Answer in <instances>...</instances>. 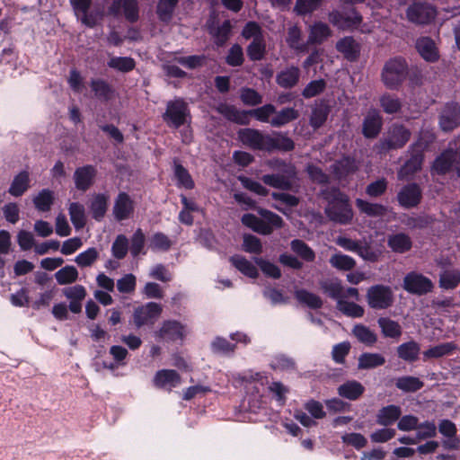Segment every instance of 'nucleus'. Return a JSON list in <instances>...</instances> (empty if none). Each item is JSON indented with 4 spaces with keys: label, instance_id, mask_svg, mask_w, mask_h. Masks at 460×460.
<instances>
[{
    "label": "nucleus",
    "instance_id": "nucleus-1",
    "mask_svg": "<svg viewBox=\"0 0 460 460\" xmlns=\"http://www.w3.org/2000/svg\"><path fill=\"white\" fill-rule=\"evenodd\" d=\"M217 111L227 120L238 125H249L250 117L255 118L258 121L270 123V117L276 113V107L271 103H267L259 108L250 111H240L234 105L221 103L217 107Z\"/></svg>",
    "mask_w": 460,
    "mask_h": 460
},
{
    "label": "nucleus",
    "instance_id": "nucleus-2",
    "mask_svg": "<svg viewBox=\"0 0 460 460\" xmlns=\"http://www.w3.org/2000/svg\"><path fill=\"white\" fill-rule=\"evenodd\" d=\"M257 212L261 218L252 213H246L241 217L242 224L253 232L263 235H270L274 229L283 227L284 221L278 214L263 208H258Z\"/></svg>",
    "mask_w": 460,
    "mask_h": 460
},
{
    "label": "nucleus",
    "instance_id": "nucleus-3",
    "mask_svg": "<svg viewBox=\"0 0 460 460\" xmlns=\"http://www.w3.org/2000/svg\"><path fill=\"white\" fill-rule=\"evenodd\" d=\"M409 75V66L405 58L395 57L388 59L382 69L381 79L389 90L398 91Z\"/></svg>",
    "mask_w": 460,
    "mask_h": 460
},
{
    "label": "nucleus",
    "instance_id": "nucleus-4",
    "mask_svg": "<svg viewBox=\"0 0 460 460\" xmlns=\"http://www.w3.org/2000/svg\"><path fill=\"white\" fill-rule=\"evenodd\" d=\"M162 118L169 128L175 129L190 123L191 115L188 102L182 97L168 101Z\"/></svg>",
    "mask_w": 460,
    "mask_h": 460
},
{
    "label": "nucleus",
    "instance_id": "nucleus-5",
    "mask_svg": "<svg viewBox=\"0 0 460 460\" xmlns=\"http://www.w3.org/2000/svg\"><path fill=\"white\" fill-rule=\"evenodd\" d=\"M275 163L283 174H264L261 177V181L270 187L281 190H291L293 184L290 179L295 178L296 175V166L281 159L276 160Z\"/></svg>",
    "mask_w": 460,
    "mask_h": 460
},
{
    "label": "nucleus",
    "instance_id": "nucleus-6",
    "mask_svg": "<svg viewBox=\"0 0 460 460\" xmlns=\"http://www.w3.org/2000/svg\"><path fill=\"white\" fill-rule=\"evenodd\" d=\"M407 20L416 25H429L434 22L438 12L436 7L428 3L414 1L405 11Z\"/></svg>",
    "mask_w": 460,
    "mask_h": 460
},
{
    "label": "nucleus",
    "instance_id": "nucleus-7",
    "mask_svg": "<svg viewBox=\"0 0 460 460\" xmlns=\"http://www.w3.org/2000/svg\"><path fill=\"white\" fill-rule=\"evenodd\" d=\"M366 299L370 308L374 310H385L393 305L394 296L391 287L376 284L367 288Z\"/></svg>",
    "mask_w": 460,
    "mask_h": 460
},
{
    "label": "nucleus",
    "instance_id": "nucleus-8",
    "mask_svg": "<svg viewBox=\"0 0 460 460\" xmlns=\"http://www.w3.org/2000/svg\"><path fill=\"white\" fill-rule=\"evenodd\" d=\"M402 288L409 294L421 296L433 291L434 283L422 273L412 270L404 276Z\"/></svg>",
    "mask_w": 460,
    "mask_h": 460
},
{
    "label": "nucleus",
    "instance_id": "nucleus-9",
    "mask_svg": "<svg viewBox=\"0 0 460 460\" xmlns=\"http://www.w3.org/2000/svg\"><path fill=\"white\" fill-rule=\"evenodd\" d=\"M425 148L426 145L421 138H419L409 146L408 153L410 157L402 165L399 171L400 175L410 176L421 170Z\"/></svg>",
    "mask_w": 460,
    "mask_h": 460
},
{
    "label": "nucleus",
    "instance_id": "nucleus-10",
    "mask_svg": "<svg viewBox=\"0 0 460 460\" xmlns=\"http://www.w3.org/2000/svg\"><path fill=\"white\" fill-rule=\"evenodd\" d=\"M411 132L402 124H393L386 137L382 140V146L386 150H397L402 148L410 140Z\"/></svg>",
    "mask_w": 460,
    "mask_h": 460
},
{
    "label": "nucleus",
    "instance_id": "nucleus-11",
    "mask_svg": "<svg viewBox=\"0 0 460 460\" xmlns=\"http://www.w3.org/2000/svg\"><path fill=\"white\" fill-rule=\"evenodd\" d=\"M163 308L160 304L148 302L146 305L137 306L133 313V323L137 328L144 325L154 324L155 321L162 314Z\"/></svg>",
    "mask_w": 460,
    "mask_h": 460
},
{
    "label": "nucleus",
    "instance_id": "nucleus-12",
    "mask_svg": "<svg viewBox=\"0 0 460 460\" xmlns=\"http://www.w3.org/2000/svg\"><path fill=\"white\" fill-rule=\"evenodd\" d=\"M396 199L398 204L405 209L416 208L421 202L422 190L416 182L407 183L398 191Z\"/></svg>",
    "mask_w": 460,
    "mask_h": 460
},
{
    "label": "nucleus",
    "instance_id": "nucleus-13",
    "mask_svg": "<svg viewBox=\"0 0 460 460\" xmlns=\"http://www.w3.org/2000/svg\"><path fill=\"white\" fill-rule=\"evenodd\" d=\"M185 326L176 320H165L160 329L155 332V337L167 342L182 341L185 338Z\"/></svg>",
    "mask_w": 460,
    "mask_h": 460
},
{
    "label": "nucleus",
    "instance_id": "nucleus-14",
    "mask_svg": "<svg viewBox=\"0 0 460 460\" xmlns=\"http://www.w3.org/2000/svg\"><path fill=\"white\" fill-rule=\"evenodd\" d=\"M123 11L125 19L131 22H137L139 19V6L137 0H113L109 7V13L118 16Z\"/></svg>",
    "mask_w": 460,
    "mask_h": 460
},
{
    "label": "nucleus",
    "instance_id": "nucleus-15",
    "mask_svg": "<svg viewBox=\"0 0 460 460\" xmlns=\"http://www.w3.org/2000/svg\"><path fill=\"white\" fill-rule=\"evenodd\" d=\"M325 214L332 222L341 225L349 224L353 218V211L349 203V198L328 206L325 208Z\"/></svg>",
    "mask_w": 460,
    "mask_h": 460
},
{
    "label": "nucleus",
    "instance_id": "nucleus-16",
    "mask_svg": "<svg viewBox=\"0 0 460 460\" xmlns=\"http://www.w3.org/2000/svg\"><path fill=\"white\" fill-rule=\"evenodd\" d=\"M269 134H263L259 129L245 128L238 131L240 141L254 150L267 151Z\"/></svg>",
    "mask_w": 460,
    "mask_h": 460
},
{
    "label": "nucleus",
    "instance_id": "nucleus-17",
    "mask_svg": "<svg viewBox=\"0 0 460 460\" xmlns=\"http://www.w3.org/2000/svg\"><path fill=\"white\" fill-rule=\"evenodd\" d=\"M135 203L125 191H120L114 199L112 214L114 218L120 222L128 219L134 213Z\"/></svg>",
    "mask_w": 460,
    "mask_h": 460
},
{
    "label": "nucleus",
    "instance_id": "nucleus-18",
    "mask_svg": "<svg viewBox=\"0 0 460 460\" xmlns=\"http://www.w3.org/2000/svg\"><path fill=\"white\" fill-rule=\"evenodd\" d=\"M460 125V105L456 102L447 103L439 116V126L449 132Z\"/></svg>",
    "mask_w": 460,
    "mask_h": 460
},
{
    "label": "nucleus",
    "instance_id": "nucleus-19",
    "mask_svg": "<svg viewBox=\"0 0 460 460\" xmlns=\"http://www.w3.org/2000/svg\"><path fill=\"white\" fill-rule=\"evenodd\" d=\"M329 22L338 29L345 31L358 27L362 22V16L354 10L351 14L334 10L329 13Z\"/></svg>",
    "mask_w": 460,
    "mask_h": 460
},
{
    "label": "nucleus",
    "instance_id": "nucleus-20",
    "mask_svg": "<svg viewBox=\"0 0 460 460\" xmlns=\"http://www.w3.org/2000/svg\"><path fill=\"white\" fill-rule=\"evenodd\" d=\"M457 165L456 153L453 148H447L438 155L431 166L432 173L438 175H446Z\"/></svg>",
    "mask_w": 460,
    "mask_h": 460
},
{
    "label": "nucleus",
    "instance_id": "nucleus-21",
    "mask_svg": "<svg viewBox=\"0 0 460 460\" xmlns=\"http://www.w3.org/2000/svg\"><path fill=\"white\" fill-rule=\"evenodd\" d=\"M383 118L376 109L368 111L362 123V135L367 139L376 138L381 132Z\"/></svg>",
    "mask_w": 460,
    "mask_h": 460
},
{
    "label": "nucleus",
    "instance_id": "nucleus-22",
    "mask_svg": "<svg viewBox=\"0 0 460 460\" xmlns=\"http://www.w3.org/2000/svg\"><path fill=\"white\" fill-rule=\"evenodd\" d=\"M335 48L349 62H356L360 56L361 46L351 36H346L339 40Z\"/></svg>",
    "mask_w": 460,
    "mask_h": 460
},
{
    "label": "nucleus",
    "instance_id": "nucleus-23",
    "mask_svg": "<svg viewBox=\"0 0 460 460\" xmlns=\"http://www.w3.org/2000/svg\"><path fill=\"white\" fill-rule=\"evenodd\" d=\"M96 174V168L91 164L76 168L74 172L75 188L81 191H86L93 185Z\"/></svg>",
    "mask_w": 460,
    "mask_h": 460
},
{
    "label": "nucleus",
    "instance_id": "nucleus-24",
    "mask_svg": "<svg viewBox=\"0 0 460 460\" xmlns=\"http://www.w3.org/2000/svg\"><path fill=\"white\" fill-rule=\"evenodd\" d=\"M300 77L301 71L299 67L290 66L277 74L276 83L283 89H292L298 84Z\"/></svg>",
    "mask_w": 460,
    "mask_h": 460
},
{
    "label": "nucleus",
    "instance_id": "nucleus-25",
    "mask_svg": "<svg viewBox=\"0 0 460 460\" xmlns=\"http://www.w3.org/2000/svg\"><path fill=\"white\" fill-rule=\"evenodd\" d=\"M295 146L294 140L282 132H274L273 136L270 135L268 137L267 152H291Z\"/></svg>",
    "mask_w": 460,
    "mask_h": 460
},
{
    "label": "nucleus",
    "instance_id": "nucleus-26",
    "mask_svg": "<svg viewBox=\"0 0 460 460\" xmlns=\"http://www.w3.org/2000/svg\"><path fill=\"white\" fill-rule=\"evenodd\" d=\"M181 376L174 369H162L155 373L154 377V384L158 388H165L168 386V390L176 387L181 384Z\"/></svg>",
    "mask_w": 460,
    "mask_h": 460
},
{
    "label": "nucleus",
    "instance_id": "nucleus-27",
    "mask_svg": "<svg viewBox=\"0 0 460 460\" xmlns=\"http://www.w3.org/2000/svg\"><path fill=\"white\" fill-rule=\"evenodd\" d=\"M416 49L420 57L428 62H436L439 58L438 49L430 37H421L416 41Z\"/></svg>",
    "mask_w": 460,
    "mask_h": 460
},
{
    "label": "nucleus",
    "instance_id": "nucleus-28",
    "mask_svg": "<svg viewBox=\"0 0 460 460\" xmlns=\"http://www.w3.org/2000/svg\"><path fill=\"white\" fill-rule=\"evenodd\" d=\"M109 195L107 193H97L95 194L89 205L92 217L101 222L108 210L109 206Z\"/></svg>",
    "mask_w": 460,
    "mask_h": 460
},
{
    "label": "nucleus",
    "instance_id": "nucleus-29",
    "mask_svg": "<svg viewBox=\"0 0 460 460\" xmlns=\"http://www.w3.org/2000/svg\"><path fill=\"white\" fill-rule=\"evenodd\" d=\"M338 394L345 399L356 401L365 393L364 385L357 380H348L337 388Z\"/></svg>",
    "mask_w": 460,
    "mask_h": 460
},
{
    "label": "nucleus",
    "instance_id": "nucleus-30",
    "mask_svg": "<svg viewBox=\"0 0 460 460\" xmlns=\"http://www.w3.org/2000/svg\"><path fill=\"white\" fill-rule=\"evenodd\" d=\"M31 187L30 173L23 170L17 173L8 189V193L15 198L22 197Z\"/></svg>",
    "mask_w": 460,
    "mask_h": 460
},
{
    "label": "nucleus",
    "instance_id": "nucleus-31",
    "mask_svg": "<svg viewBox=\"0 0 460 460\" xmlns=\"http://www.w3.org/2000/svg\"><path fill=\"white\" fill-rule=\"evenodd\" d=\"M402 415L401 407L390 404L382 407L376 414V423L378 425L388 427L397 421Z\"/></svg>",
    "mask_w": 460,
    "mask_h": 460
},
{
    "label": "nucleus",
    "instance_id": "nucleus-32",
    "mask_svg": "<svg viewBox=\"0 0 460 460\" xmlns=\"http://www.w3.org/2000/svg\"><path fill=\"white\" fill-rule=\"evenodd\" d=\"M397 356L408 363H414L419 359L420 345L415 341H410L400 344L397 349Z\"/></svg>",
    "mask_w": 460,
    "mask_h": 460
},
{
    "label": "nucleus",
    "instance_id": "nucleus-33",
    "mask_svg": "<svg viewBox=\"0 0 460 460\" xmlns=\"http://www.w3.org/2000/svg\"><path fill=\"white\" fill-rule=\"evenodd\" d=\"M387 245L394 252L404 253L411 249L412 241L407 234L397 233L388 236Z\"/></svg>",
    "mask_w": 460,
    "mask_h": 460
},
{
    "label": "nucleus",
    "instance_id": "nucleus-34",
    "mask_svg": "<svg viewBox=\"0 0 460 460\" xmlns=\"http://www.w3.org/2000/svg\"><path fill=\"white\" fill-rule=\"evenodd\" d=\"M300 116L299 111L294 107H285L280 111L276 110V113L271 118L270 124L274 128H281L296 119Z\"/></svg>",
    "mask_w": 460,
    "mask_h": 460
},
{
    "label": "nucleus",
    "instance_id": "nucleus-35",
    "mask_svg": "<svg viewBox=\"0 0 460 460\" xmlns=\"http://www.w3.org/2000/svg\"><path fill=\"white\" fill-rule=\"evenodd\" d=\"M231 264L242 274L251 279H256L259 276L257 268L248 261L244 256L235 254L229 258Z\"/></svg>",
    "mask_w": 460,
    "mask_h": 460
},
{
    "label": "nucleus",
    "instance_id": "nucleus-36",
    "mask_svg": "<svg viewBox=\"0 0 460 460\" xmlns=\"http://www.w3.org/2000/svg\"><path fill=\"white\" fill-rule=\"evenodd\" d=\"M330 112L331 107L324 101H322L312 110L309 119L310 126L314 129H318L323 127L326 122Z\"/></svg>",
    "mask_w": 460,
    "mask_h": 460
},
{
    "label": "nucleus",
    "instance_id": "nucleus-37",
    "mask_svg": "<svg viewBox=\"0 0 460 460\" xmlns=\"http://www.w3.org/2000/svg\"><path fill=\"white\" fill-rule=\"evenodd\" d=\"M457 349L458 346L454 341L440 343L423 351V359L439 358L452 355Z\"/></svg>",
    "mask_w": 460,
    "mask_h": 460
},
{
    "label": "nucleus",
    "instance_id": "nucleus-38",
    "mask_svg": "<svg viewBox=\"0 0 460 460\" xmlns=\"http://www.w3.org/2000/svg\"><path fill=\"white\" fill-rule=\"evenodd\" d=\"M460 284V270L448 269L439 273L438 285L444 290H453Z\"/></svg>",
    "mask_w": 460,
    "mask_h": 460
},
{
    "label": "nucleus",
    "instance_id": "nucleus-39",
    "mask_svg": "<svg viewBox=\"0 0 460 460\" xmlns=\"http://www.w3.org/2000/svg\"><path fill=\"white\" fill-rule=\"evenodd\" d=\"M355 204L360 213L365 214L367 217H384L387 212V208L385 206L379 203H371L362 199H357L355 200Z\"/></svg>",
    "mask_w": 460,
    "mask_h": 460
},
{
    "label": "nucleus",
    "instance_id": "nucleus-40",
    "mask_svg": "<svg viewBox=\"0 0 460 460\" xmlns=\"http://www.w3.org/2000/svg\"><path fill=\"white\" fill-rule=\"evenodd\" d=\"M173 173L179 188L192 190L195 187V182L189 171L176 160L173 162Z\"/></svg>",
    "mask_w": 460,
    "mask_h": 460
},
{
    "label": "nucleus",
    "instance_id": "nucleus-41",
    "mask_svg": "<svg viewBox=\"0 0 460 460\" xmlns=\"http://www.w3.org/2000/svg\"><path fill=\"white\" fill-rule=\"evenodd\" d=\"M90 86L94 95L102 101L108 102L114 96V89L103 79H93Z\"/></svg>",
    "mask_w": 460,
    "mask_h": 460
},
{
    "label": "nucleus",
    "instance_id": "nucleus-42",
    "mask_svg": "<svg viewBox=\"0 0 460 460\" xmlns=\"http://www.w3.org/2000/svg\"><path fill=\"white\" fill-rule=\"evenodd\" d=\"M295 297L300 304L306 305L310 309H320L323 305L319 296L304 288L296 290Z\"/></svg>",
    "mask_w": 460,
    "mask_h": 460
},
{
    "label": "nucleus",
    "instance_id": "nucleus-43",
    "mask_svg": "<svg viewBox=\"0 0 460 460\" xmlns=\"http://www.w3.org/2000/svg\"><path fill=\"white\" fill-rule=\"evenodd\" d=\"M54 191L49 189H43L33 198L32 201L38 211L49 212L54 204Z\"/></svg>",
    "mask_w": 460,
    "mask_h": 460
},
{
    "label": "nucleus",
    "instance_id": "nucleus-44",
    "mask_svg": "<svg viewBox=\"0 0 460 460\" xmlns=\"http://www.w3.org/2000/svg\"><path fill=\"white\" fill-rule=\"evenodd\" d=\"M385 358L379 353L364 352L358 357V368L360 370L372 369L383 366Z\"/></svg>",
    "mask_w": 460,
    "mask_h": 460
},
{
    "label": "nucleus",
    "instance_id": "nucleus-45",
    "mask_svg": "<svg viewBox=\"0 0 460 460\" xmlns=\"http://www.w3.org/2000/svg\"><path fill=\"white\" fill-rule=\"evenodd\" d=\"M179 0H159L156 5L158 19L164 23H169L173 16Z\"/></svg>",
    "mask_w": 460,
    "mask_h": 460
},
{
    "label": "nucleus",
    "instance_id": "nucleus-46",
    "mask_svg": "<svg viewBox=\"0 0 460 460\" xmlns=\"http://www.w3.org/2000/svg\"><path fill=\"white\" fill-rule=\"evenodd\" d=\"M331 34V29L326 23L317 22L310 29L308 42L312 44H322Z\"/></svg>",
    "mask_w": 460,
    "mask_h": 460
},
{
    "label": "nucleus",
    "instance_id": "nucleus-47",
    "mask_svg": "<svg viewBox=\"0 0 460 460\" xmlns=\"http://www.w3.org/2000/svg\"><path fill=\"white\" fill-rule=\"evenodd\" d=\"M267 53V44L265 38L252 40L246 48L248 58L252 62L261 61Z\"/></svg>",
    "mask_w": 460,
    "mask_h": 460
},
{
    "label": "nucleus",
    "instance_id": "nucleus-48",
    "mask_svg": "<svg viewBox=\"0 0 460 460\" xmlns=\"http://www.w3.org/2000/svg\"><path fill=\"white\" fill-rule=\"evenodd\" d=\"M377 323L385 337L397 339L402 335V327L396 321L388 317H380Z\"/></svg>",
    "mask_w": 460,
    "mask_h": 460
},
{
    "label": "nucleus",
    "instance_id": "nucleus-49",
    "mask_svg": "<svg viewBox=\"0 0 460 460\" xmlns=\"http://www.w3.org/2000/svg\"><path fill=\"white\" fill-rule=\"evenodd\" d=\"M401 222L410 229H424L433 223V218L429 215L413 217L404 214Z\"/></svg>",
    "mask_w": 460,
    "mask_h": 460
},
{
    "label": "nucleus",
    "instance_id": "nucleus-50",
    "mask_svg": "<svg viewBox=\"0 0 460 460\" xmlns=\"http://www.w3.org/2000/svg\"><path fill=\"white\" fill-rule=\"evenodd\" d=\"M395 386L405 393H415L424 386V383L419 377L404 376L396 379Z\"/></svg>",
    "mask_w": 460,
    "mask_h": 460
},
{
    "label": "nucleus",
    "instance_id": "nucleus-51",
    "mask_svg": "<svg viewBox=\"0 0 460 460\" xmlns=\"http://www.w3.org/2000/svg\"><path fill=\"white\" fill-rule=\"evenodd\" d=\"M352 333L359 342L368 347L373 346L377 341V335L363 324H356L352 329Z\"/></svg>",
    "mask_w": 460,
    "mask_h": 460
},
{
    "label": "nucleus",
    "instance_id": "nucleus-52",
    "mask_svg": "<svg viewBox=\"0 0 460 460\" xmlns=\"http://www.w3.org/2000/svg\"><path fill=\"white\" fill-rule=\"evenodd\" d=\"M332 267L338 270L349 271L356 267V261L347 254L336 252L329 260Z\"/></svg>",
    "mask_w": 460,
    "mask_h": 460
},
{
    "label": "nucleus",
    "instance_id": "nucleus-53",
    "mask_svg": "<svg viewBox=\"0 0 460 460\" xmlns=\"http://www.w3.org/2000/svg\"><path fill=\"white\" fill-rule=\"evenodd\" d=\"M291 250L296 253L302 260L312 262L315 259L314 250L303 240L294 239L290 243Z\"/></svg>",
    "mask_w": 460,
    "mask_h": 460
},
{
    "label": "nucleus",
    "instance_id": "nucleus-54",
    "mask_svg": "<svg viewBox=\"0 0 460 460\" xmlns=\"http://www.w3.org/2000/svg\"><path fill=\"white\" fill-rule=\"evenodd\" d=\"M71 222L75 229L84 227L86 224L84 208L79 202H72L68 208Z\"/></svg>",
    "mask_w": 460,
    "mask_h": 460
},
{
    "label": "nucleus",
    "instance_id": "nucleus-55",
    "mask_svg": "<svg viewBox=\"0 0 460 460\" xmlns=\"http://www.w3.org/2000/svg\"><path fill=\"white\" fill-rule=\"evenodd\" d=\"M107 65L110 68L122 73H128L136 67V61L131 57H112Z\"/></svg>",
    "mask_w": 460,
    "mask_h": 460
},
{
    "label": "nucleus",
    "instance_id": "nucleus-56",
    "mask_svg": "<svg viewBox=\"0 0 460 460\" xmlns=\"http://www.w3.org/2000/svg\"><path fill=\"white\" fill-rule=\"evenodd\" d=\"M380 106L386 114H394L401 111L402 102L401 100L391 93H384L379 100Z\"/></svg>",
    "mask_w": 460,
    "mask_h": 460
},
{
    "label": "nucleus",
    "instance_id": "nucleus-57",
    "mask_svg": "<svg viewBox=\"0 0 460 460\" xmlns=\"http://www.w3.org/2000/svg\"><path fill=\"white\" fill-rule=\"evenodd\" d=\"M327 88V82L323 79H315L310 81L301 92V95L305 99H311L322 94Z\"/></svg>",
    "mask_w": 460,
    "mask_h": 460
},
{
    "label": "nucleus",
    "instance_id": "nucleus-58",
    "mask_svg": "<svg viewBox=\"0 0 460 460\" xmlns=\"http://www.w3.org/2000/svg\"><path fill=\"white\" fill-rule=\"evenodd\" d=\"M59 285L72 284L78 279V271L75 266L66 265L55 273Z\"/></svg>",
    "mask_w": 460,
    "mask_h": 460
},
{
    "label": "nucleus",
    "instance_id": "nucleus-59",
    "mask_svg": "<svg viewBox=\"0 0 460 460\" xmlns=\"http://www.w3.org/2000/svg\"><path fill=\"white\" fill-rule=\"evenodd\" d=\"M241 35L243 39H252V40L265 38L264 31L262 30L260 23L255 21L247 22L241 31Z\"/></svg>",
    "mask_w": 460,
    "mask_h": 460
},
{
    "label": "nucleus",
    "instance_id": "nucleus-60",
    "mask_svg": "<svg viewBox=\"0 0 460 460\" xmlns=\"http://www.w3.org/2000/svg\"><path fill=\"white\" fill-rule=\"evenodd\" d=\"M320 286L323 293L326 294L329 297L337 300V302L340 299H342L343 287L338 279L335 281H321Z\"/></svg>",
    "mask_w": 460,
    "mask_h": 460
},
{
    "label": "nucleus",
    "instance_id": "nucleus-61",
    "mask_svg": "<svg viewBox=\"0 0 460 460\" xmlns=\"http://www.w3.org/2000/svg\"><path fill=\"white\" fill-rule=\"evenodd\" d=\"M338 309L345 315L354 318L362 317L364 315V308L354 303L340 299L337 303Z\"/></svg>",
    "mask_w": 460,
    "mask_h": 460
},
{
    "label": "nucleus",
    "instance_id": "nucleus-62",
    "mask_svg": "<svg viewBox=\"0 0 460 460\" xmlns=\"http://www.w3.org/2000/svg\"><path fill=\"white\" fill-rule=\"evenodd\" d=\"M244 62L243 50L238 43L233 44L226 56V63L230 66H241Z\"/></svg>",
    "mask_w": 460,
    "mask_h": 460
},
{
    "label": "nucleus",
    "instance_id": "nucleus-63",
    "mask_svg": "<svg viewBox=\"0 0 460 460\" xmlns=\"http://www.w3.org/2000/svg\"><path fill=\"white\" fill-rule=\"evenodd\" d=\"M232 31V24L229 20H225L214 32H211L215 38V44L217 47H223L228 40Z\"/></svg>",
    "mask_w": 460,
    "mask_h": 460
},
{
    "label": "nucleus",
    "instance_id": "nucleus-64",
    "mask_svg": "<svg viewBox=\"0 0 460 460\" xmlns=\"http://www.w3.org/2000/svg\"><path fill=\"white\" fill-rule=\"evenodd\" d=\"M172 243L169 237L162 232L154 234L150 239L149 247L152 251L167 252L172 247Z\"/></svg>",
    "mask_w": 460,
    "mask_h": 460
}]
</instances>
